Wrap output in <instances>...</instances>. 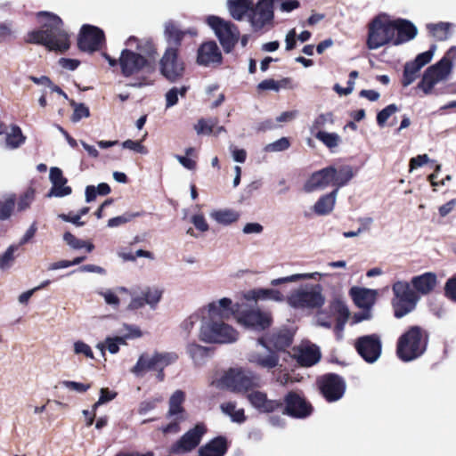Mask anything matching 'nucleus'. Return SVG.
Wrapping results in <instances>:
<instances>
[{"label": "nucleus", "instance_id": "59", "mask_svg": "<svg viewBox=\"0 0 456 456\" xmlns=\"http://www.w3.org/2000/svg\"><path fill=\"white\" fill-rule=\"evenodd\" d=\"M74 353L76 354H83L90 359L94 358V353L91 347L87 344L80 340L76 341L74 343Z\"/></svg>", "mask_w": 456, "mask_h": 456}, {"label": "nucleus", "instance_id": "13", "mask_svg": "<svg viewBox=\"0 0 456 456\" xmlns=\"http://www.w3.org/2000/svg\"><path fill=\"white\" fill-rule=\"evenodd\" d=\"M235 306L237 322L248 329L262 331L269 328L273 322L272 315L268 312L261 311L258 308L240 310L238 305Z\"/></svg>", "mask_w": 456, "mask_h": 456}, {"label": "nucleus", "instance_id": "43", "mask_svg": "<svg viewBox=\"0 0 456 456\" xmlns=\"http://www.w3.org/2000/svg\"><path fill=\"white\" fill-rule=\"evenodd\" d=\"M324 275H325L324 273H321L318 272L306 273H297V274H292V275L282 277V278L273 279L271 281V285L278 286V285L287 283V282H296L300 280L322 278Z\"/></svg>", "mask_w": 456, "mask_h": 456}, {"label": "nucleus", "instance_id": "51", "mask_svg": "<svg viewBox=\"0 0 456 456\" xmlns=\"http://www.w3.org/2000/svg\"><path fill=\"white\" fill-rule=\"evenodd\" d=\"M217 125V119H200L197 124L194 125V129L198 134H211L214 132V128Z\"/></svg>", "mask_w": 456, "mask_h": 456}, {"label": "nucleus", "instance_id": "29", "mask_svg": "<svg viewBox=\"0 0 456 456\" xmlns=\"http://www.w3.org/2000/svg\"><path fill=\"white\" fill-rule=\"evenodd\" d=\"M349 294L358 307L369 310L375 303L377 292L374 289L353 287Z\"/></svg>", "mask_w": 456, "mask_h": 456}, {"label": "nucleus", "instance_id": "1", "mask_svg": "<svg viewBox=\"0 0 456 456\" xmlns=\"http://www.w3.org/2000/svg\"><path fill=\"white\" fill-rule=\"evenodd\" d=\"M417 28L409 20L394 19L382 12L368 24L366 45L370 50H377L388 44L398 45L413 39Z\"/></svg>", "mask_w": 456, "mask_h": 456}, {"label": "nucleus", "instance_id": "17", "mask_svg": "<svg viewBox=\"0 0 456 456\" xmlns=\"http://www.w3.org/2000/svg\"><path fill=\"white\" fill-rule=\"evenodd\" d=\"M322 394L329 402L339 400L345 394L346 382L337 374H327L319 379Z\"/></svg>", "mask_w": 456, "mask_h": 456}, {"label": "nucleus", "instance_id": "49", "mask_svg": "<svg viewBox=\"0 0 456 456\" xmlns=\"http://www.w3.org/2000/svg\"><path fill=\"white\" fill-rule=\"evenodd\" d=\"M334 124V118L332 113H322L320 114L315 118V119L313 121V124L310 127L311 132L314 134L319 130H322L324 127H326L328 125H333Z\"/></svg>", "mask_w": 456, "mask_h": 456}, {"label": "nucleus", "instance_id": "6", "mask_svg": "<svg viewBox=\"0 0 456 456\" xmlns=\"http://www.w3.org/2000/svg\"><path fill=\"white\" fill-rule=\"evenodd\" d=\"M427 341L420 328L411 327L403 334L397 343V355L403 362L419 357L426 350Z\"/></svg>", "mask_w": 456, "mask_h": 456}, {"label": "nucleus", "instance_id": "47", "mask_svg": "<svg viewBox=\"0 0 456 456\" xmlns=\"http://www.w3.org/2000/svg\"><path fill=\"white\" fill-rule=\"evenodd\" d=\"M19 245L12 244L7 249L0 255V269L4 271L11 268L15 260V252L19 248Z\"/></svg>", "mask_w": 456, "mask_h": 456}, {"label": "nucleus", "instance_id": "33", "mask_svg": "<svg viewBox=\"0 0 456 456\" xmlns=\"http://www.w3.org/2000/svg\"><path fill=\"white\" fill-rule=\"evenodd\" d=\"M189 34L192 37L197 36V31L194 28H189L187 30H180L174 24L167 23L165 28V36L166 38L170 45L169 46H173L178 50V47L181 44L183 37Z\"/></svg>", "mask_w": 456, "mask_h": 456}, {"label": "nucleus", "instance_id": "64", "mask_svg": "<svg viewBox=\"0 0 456 456\" xmlns=\"http://www.w3.org/2000/svg\"><path fill=\"white\" fill-rule=\"evenodd\" d=\"M445 296L456 301V277L449 279L444 286Z\"/></svg>", "mask_w": 456, "mask_h": 456}, {"label": "nucleus", "instance_id": "2", "mask_svg": "<svg viewBox=\"0 0 456 456\" xmlns=\"http://www.w3.org/2000/svg\"><path fill=\"white\" fill-rule=\"evenodd\" d=\"M42 23L41 29L28 34V42L45 45L50 51L64 52L69 47V34L63 22L55 14L42 12L37 14Z\"/></svg>", "mask_w": 456, "mask_h": 456}, {"label": "nucleus", "instance_id": "19", "mask_svg": "<svg viewBox=\"0 0 456 456\" xmlns=\"http://www.w3.org/2000/svg\"><path fill=\"white\" fill-rule=\"evenodd\" d=\"M206 430L204 424H197L171 446L170 452L172 453L181 454L191 451L198 446Z\"/></svg>", "mask_w": 456, "mask_h": 456}, {"label": "nucleus", "instance_id": "40", "mask_svg": "<svg viewBox=\"0 0 456 456\" xmlns=\"http://www.w3.org/2000/svg\"><path fill=\"white\" fill-rule=\"evenodd\" d=\"M187 353L194 364L200 366L205 362V360L208 355V349L196 343H191L187 346Z\"/></svg>", "mask_w": 456, "mask_h": 456}, {"label": "nucleus", "instance_id": "12", "mask_svg": "<svg viewBox=\"0 0 456 456\" xmlns=\"http://www.w3.org/2000/svg\"><path fill=\"white\" fill-rule=\"evenodd\" d=\"M185 70L184 62L178 57V50L168 46L159 61V71L169 82L182 79Z\"/></svg>", "mask_w": 456, "mask_h": 456}, {"label": "nucleus", "instance_id": "20", "mask_svg": "<svg viewBox=\"0 0 456 456\" xmlns=\"http://www.w3.org/2000/svg\"><path fill=\"white\" fill-rule=\"evenodd\" d=\"M284 413L297 419L309 416L312 412V406L300 395L289 392L285 396Z\"/></svg>", "mask_w": 456, "mask_h": 456}, {"label": "nucleus", "instance_id": "26", "mask_svg": "<svg viewBox=\"0 0 456 456\" xmlns=\"http://www.w3.org/2000/svg\"><path fill=\"white\" fill-rule=\"evenodd\" d=\"M125 329L128 331L127 335L124 337L117 336L114 338H106L103 343H99L97 345V348H99L102 352H103V350L106 348L110 354H117L119 350V346L126 345V338H139L142 335L140 330L136 327L125 325Z\"/></svg>", "mask_w": 456, "mask_h": 456}, {"label": "nucleus", "instance_id": "45", "mask_svg": "<svg viewBox=\"0 0 456 456\" xmlns=\"http://www.w3.org/2000/svg\"><path fill=\"white\" fill-rule=\"evenodd\" d=\"M222 411L230 416L233 422L242 423L246 418L242 408L237 409L234 403L228 402L221 404Z\"/></svg>", "mask_w": 456, "mask_h": 456}, {"label": "nucleus", "instance_id": "42", "mask_svg": "<svg viewBox=\"0 0 456 456\" xmlns=\"http://www.w3.org/2000/svg\"><path fill=\"white\" fill-rule=\"evenodd\" d=\"M453 25L449 22H439L436 24H428L427 28L430 34L437 40L444 41L450 37V29Z\"/></svg>", "mask_w": 456, "mask_h": 456}, {"label": "nucleus", "instance_id": "25", "mask_svg": "<svg viewBox=\"0 0 456 456\" xmlns=\"http://www.w3.org/2000/svg\"><path fill=\"white\" fill-rule=\"evenodd\" d=\"M49 179L52 188L47 194L48 197L61 198L72 192L71 187L67 185V178L63 176L62 171L59 167L50 168Z\"/></svg>", "mask_w": 456, "mask_h": 456}, {"label": "nucleus", "instance_id": "15", "mask_svg": "<svg viewBox=\"0 0 456 456\" xmlns=\"http://www.w3.org/2000/svg\"><path fill=\"white\" fill-rule=\"evenodd\" d=\"M164 289L158 286H145L139 293L131 294V300L128 305L129 310H138L148 305L151 310H156L161 301Z\"/></svg>", "mask_w": 456, "mask_h": 456}, {"label": "nucleus", "instance_id": "39", "mask_svg": "<svg viewBox=\"0 0 456 456\" xmlns=\"http://www.w3.org/2000/svg\"><path fill=\"white\" fill-rule=\"evenodd\" d=\"M209 216L221 225H229L239 218V214L232 209L213 210Z\"/></svg>", "mask_w": 456, "mask_h": 456}, {"label": "nucleus", "instance_id": "41", "mask_svg": "<svg viewBox=\"0 0 456 456\" xmlns=\"http://www.w3.org/2000/svg\"><path fill=\"white\" fill-rule=\"evenodd\" d=\"M26 141L21 129L18 126H12L10 132L6 134L5 144L9 149H17Z\"/></svg>", "mask_w": 456, "mask_h": 456}, {"label": "nucleus", "instance_id": "11", "mask_svg": "<svg viewBox=\"0 0 456 456\" xmlns=\"http://www.w3.org/2000/svg\"><path fill=\"white\" fill-rule=\"evenodd\" d=\"M208 25L213 29L225 53H230L240 39L238 28L218 16H208Z\"/></svg>", "mask_w": 456, "mask_h": 456}, {"label": "nucleus", "instance_id": "23", "mask_svg": "<svg viewBox=\"0 0 456 456\" xmlns=\"http://www.w3.org/2000/svg\"><path fill=\"white\" fill-rule=\"evenodd\" d=\"M333 175V167H328L314 172L305 182L304 185L305 191H322L329 185H332Z\"/></svg>", "mask_w": 456, "mask_h": 456}, {"label": "nucleus", "instance_id": "54", "mask_svg": "<svg viewBox=\"0 0 456 456\" xmlns=\"http://www.w3.org/2000/svg\"><path fill=\"white\" fill-rule=\"evenodd\" d=\"M290 143L288 138L281 137L279 140L268 143L265 147V151L266 152H278V151H283L287 150L289 147Z\"/></svg>", "mask_w": 456, "mask_h": 456}, {"label": "nucleus", "instance_id": "57", "mask_svg": "<svg viewBox=\"0 0 456 456\" xmlns=\"http://www.w3.org/2000/svg\"><path fill=\"white\" fill-rule=\"evenodd\" d=\"M14 198L10 197L4 201L0 200V220L7 219L14 208Z\"/></svg>", "mask_w": 456, "mask_h": 456}, {"label": "nucleus", "instance_id": "18", "mask_svg": "<svg viewBox=\"0 0 456 456\" xmlns=\"http://www.w3.org/2000/svg\"><path fill=\"white\" fill-rule=\"evenodd\" d=\"M358 354L369 363L375 362L381 354V341L376 334L360 337L355 342Z\"/></svg>", "mask_w": 456, "mask_h": 456}, {"label": "nucleus", "instance_id": "63", "mask_svg": "<svg viewBox=\"0 0 456 456\" xmlns=\"http://www.w3.org/2000/svg\"><path fill=\"white\" fill-rule=\"evenodd\" d=\"M61 385L70 390H74L77 393H85L90 388L89 384L79 383L76 381L64 380Z\"/></svg>", "mask_w": 456, "mask_h": 456}, {"label": "nucleus", "instance_id": "46", "mask_svg": "<svg viewBox=\"0 0 456 456\" xmlns=\"http://www.w3.org/2000/svg\"><path fill=\"white\" fill-rule=\"evenodd\" d=\"M188 86H183L181 87H172L171 89H169L166 94H165V99H166V108H171L173 106H175L177 102H178V97L181 96V97H184L187 91H188Z\"/></svg>", "mask_w": 456, "mask_h": 456}, {"label": "nucleus", "instance_id": "9", "mask_svg": "<svg viewBox=\"0 0 456 456\" xmlns=\"http://www.w3.org/2000/svg\"><path fill=\"white\" fill-rule=\"evenodd\" d=\"M321 285H305L288 297V304L296 309H314L322 306L324 297Z\"/></svg>", "mask_w": 456, "mask_h": 456}, {"label": "nucleus", "instance_id": "7", "mask_svg": "<svg viewBox=\"0 0 456 456\" xmlns=\"http://www.w3.org/2000/svg\"><path fill=\"white\" fill-rule=\"evenodd\" d=\"M452 51L453 48H451L437 63L430 66L424 72L418 87L425 94H430L436 85L450 77L452 69Z\"/></svg>", "mask_w": 456, "mask_h": 456}, {"label": "nucleus", "instance_id": "32", "mask_svg": "<svg viewBox=\"0 0 456 456\" xmlns=\"http://www.w3.org/2000/svg\"><path fill=\"white\" fill-rule=\"evenodd\" d=\"M226 452V439L217 436L199 449V456H224Z\"/></svg>", "mask_w": 456, "mask_h": 456}, {"label": "nucleus", "instance_id": "10", "mask_svg": "<svg viewBox=\"0 0 456 456\" xmlns=\"http://www.w3.org/2000/svg\"><path fill=\"white\" fill-rule=\"evenodd\" d=\"M259 378L249 370L231 369L219 380V386L233 392H248L258 387Z\"/></svg>", "mask_w": 456, "mask_h": 456}, {"label": "nucleus", "instance_id": "24", "mask_svg": "<svg viewBox=\"0 0 456 456\" xmlns=\"http://www.w3.org/2000/svg\"><path fill=\"white\" fill-rule=\"evenodd\" d=\"M256 343L267 349L268 353L266 354H263L258 352H251L248 356V362L266 370H271L278 366L279 357L275 352L269 349L266 339L265 338H260L257 339Z\"/></svg>", "mask_w": 456, "mask_h": 456}, {"label": "nucleus", "instance_id": "16", "mask_svg": "<svg viewBox=\"0 0 456 456\" xmlns=\"http://www.w3.org/2000/svg\"><path fill=\"white\" fill-rule=\"evenodd\" d=\"M200 309L201 322L204 321H225L237 313L232 299L228 297L214 300Z\"/></svg>", "mask_w": 456, "mask_h": 456}, {"label": "nucleus", "instance_id": "3", "mask_svg": "<svg viewBox=\"0 0 456 456\" xmlns=\"http://www.w3.org/2000/svg\"><path fill=\"white\" fill-rule=\"evenodd\" d=\"M126 45L131 48L134 46L138 53L129 49L121 52L118 63L124 76L130 77L142 70L151 71L153 69L157 51L151 41L130 37L126 41Z\"/></svg>", "mask_w": 456, "mask_h": 456}, {"label": "nucleus", "instance_id": "34", "mask_svg": "<svg viewBox=\"0 0 456 456\" xmlns=\"http://www.w3.org/2000/svg\"><path fill=\"white\" fill-rule=\"evenodd\" d=\"M293 339V334L287 329L273 331L266 340L267 345L273 346L276 350H284L289 347Z\"/></svg>", "mask_w": 456, "mask_h": 456}, {"label": "nucleus", "instance_id": "62", "mask_svg": "<svg viewBox=\"0 0 456 456\" xmlns=\"http://www.w3.org/2000/svg\"><path fill=\"white\" fill-rule=\"evenodd\" d=\"M122 147L141 154H147L148 152L146 148L139 141L126 140L122 142Z\"/></svg>", "mask_w": 456, "mask_h": 456}, {"label": "nucleus", "instance_id": "30", "mask_svg": "<svg viewBox=\"0 0 456 456\" xmlns=\"http://www.w3.org/2000/svg\"><path fill=\"white\" fill-rule=\"evenodd\" d=\"M247 301L257 302L258 300H271L274 302H282L285 299L284 295L274 289H255L243 294Z\"/></svg>", "mask_w": 456, "mask_h": 456}, {"label": "nucleus", "instance_id": "8", "mask_svg": "<svg viewBox=\"0 0 456 456\" xmlns=\"http://www.w3.org/2000/svg\"><path fill=\"white\" fill-rule=\"evenodd\" d=\"M392 290L395 296L392 305L396 318H402L415 309L419 297L410 283L398 281L393 284Z\"/></svg>", "mask_w": 456, "mask_h": 456}, {"label": "nucleus", "instance_id": "50", "mask_svg": "<svg viewBox=\"0 0 456 456\" xmlns=\"http://www.w3.org/2000/svg\"><path fill=\"white\" fill-rule=\"evenodd\" d=\"M421 69L414 61L407 62L404 66L403 85V86H410L418 77Z\"/></svg>", "mask_w": 456, "mask_h": 456}, {"label": "nucleus", "instance_id": "27", "mask_svg": "<svg viewBox=\"0 0 456 456\" xmlns=\"http://www.w3.org/2000/svg\"><path fill=\"white\" fill-rule=\"evenodd\" d=\"M247 397L251 405L262 412H272L282 407L280 401L269 400L266 395L260 391H252L248 394Z\"/></svg>", "mask_w": 456, "mask_h": 456}, {"label": "nucleus", "instance_id": "56", "mask_svg": "<svg viewBox=\"0 0 456 456\" xmlns=\"http://www.w3.org/2000/svg\"><path fill=\"white\" fill-rule=\"evenodd\" d=\"M398 108L395 104H390L379 111L377 115V122L380 126H383L387 120L396 111Z\"/></svg>", "mask_w": 456, "mask_h": 456}, {"label": "nucleus", "instance_id": "28", "mask_svg": "<svg viewBox=\"0 0 456 456\" xmlns=\"http://www.w3.org/2000/svg\"><path fill=\"white\" fill-rule=\"evenodd\" d=\"M294 356L298 363L303 366H312L317 363L321 358L319 348L314 345H302L294 348Z\"/></svg>", "mask_w": 456, "mask_h": 456}, {"label": "nucleus", "instance_id": "58", "mask_svg": "<svg viewBox=\"0 0 456 456\" xmlns=\"http://www.w3.org/2000/svg\"><path fill=\"white\" fill-rule=\"evenodd\" d=\"M34 200V191L32 189H28L26 191L20 198L18 201V210L23 211L27 209L32 201Z\"/></svg>", "mask_w": 456, "mask_h": 456}, {"label": "nucleus", "instance_id": "31", "mask_svg": "<svg viewBox=\"0 0 456 456\" xmlns=\"http://www.w3.org/2000/svg\"><path fill=\"white\" fill-rule=\"evenodd\" d=\"M411 284L417 292L422 295H427L436 288L437 284V277L434 273H425L412 277Z\"/></svg>", "mask_w": 456, "mask_h": 456}, {"label": "nucleus", "instance_id": "61", "mask_svg": "<svg viewBox=\"0 0 456 456\" xmlns=\"http://www.w3.org/2000/svg\"><path fill=\"white\" fill-rule=\"evenodd\" d=\"M117 396L116 392L110 391L108 388H102L100 391V397L98 401L94 404V410L102 404H104Z\"/></svg>", "mask_w": 456, "mask_h": 456}, {"label": "nucleus", "instance_id": "48", "mask_svg": "<svg viewBox=\"0 0 456 456\" xmlns=\"http://www.w3.org/2000/svg\"><path fill=\"white\" fill-rule=\"evenodd\" d=\"M63 240L73 249L86 248L88 252H91L94 248L91 242L77 239L69 232L64 233Z\"/></svg>", "mask_w": 456, "mask_h": 456}, {"label": "nucleus", "instance_id": "53", "mask_svg": "<svg viewBox=\"0 0 456 456\" xmlns=\"http://www.w3.org/2000/svg\"><path fill=\"white\" fill-rule=\"evenodd\" d=\"M70 105L74 108L71 117L73 122H78L81 118L89 117V109L84 103H77L74 101H70Z\"/></svg>", "mask_w": 456, "mask_h": 456}, {"label": "nucleus", "instance_id": "35", "mask_svg": "<svg viewBox=\"0 0 456 456\" xmlns=\"http://www.w3.org/2000/svg\"><path fill=\"white\" fill-rule=\"evenodd\" d=\"M253 0H228L227 6L231 16L241 20L253 7Z\"/></svg>", "mask_w": 456, "mask_h": 456}, {"label": "nucleus", "instance_id": "55", "mask_svg": "<svg viewBox=\"0 0 456 456\" xmlns=\"http://www.w3.org/2000/svg\"><path fill=\"white\" fill-rule=\"evenodd\" d=\"M138 216L139 213H125L119 216L110 218L108 222V225L110 227L124 225Z\"/></svg>", "mask_w": 456, "mask_h": 456}, {"label": "nucleus", "instance_id": "21", "mask_svg": "<svg viewBox=\"0 0 456 456\" xmlns=\"http://www.w3.org/2000/svg\"><path fill=\"white\" fill-rule=\"evenodd\" d=\"M103 39L102 30L94 26L85 25L79 35L78 46L82 51L94 52L100 48Z\"/></svg>", "mask_w": 456, "mask_h": 456}, {"label": "nucleus", "instance_id": "60", "mask_svg": "<svg viewBox=\"0 0 456 456\" xmlns=\"http://www.w3.org/2000/svg\"><path fill=\"white\" fill-rule=\"evenodd\" d=\"M200 320L201 321L200 309H199L197 312L191 314L187 319H185L182 323V328L184 330L190 332Z\"/></svg>", "mask_w": 456, "mask_h": 456}, {"label": "nucleus", "instance_id": "37", "mask_svg": "<svg viewBox=\"0 0 456 456\" xmlns=\"http://www.w3.org/2000/svg\"><path fill=\"white\" fill-rule=\"evenodd\" d=\"M333 308L338 314L335 326V333L338 339H341L343 337L345 325L349 318V310L345 304L339 301L333 305Z\"/></svg>", "mask_w": 456, "mask_h": 456}, {"label": "nucleus", "instance_id": "52", "mask_svg": "<svg viewBox=\"0 0 456 456\" xmlns=\"http://www.w3.org/2000/svg\"><path fill=\"white\" fill-rule=\"evenodd\" d=\"M88 208H83L79 213H69V214H62L59 215L58 217L65 222L70 223L71 224L77 225V226H82L85 224L84 222L80 221L81 216L86 215L88 212Z\"/></svg>", "mask_w": 456, "mask_h": 456}, {"label": "nucleus", "instance_id": "22", "mask_svg": "<svg viewBox=\"0 0 456 456\" xmlns=\"http://www.w3.org/2000/svg\"><path fill=\"white\" fill-rule=\"evenodd\" d=\"M196 62L200 66L209 67L222 62V53L215 41H208L200 45Z\"/></svg>", "mask_w": 456, "mask_h": 456}, {"label": "nucleus", "instance_id": "5", "mask_svg": "<svg viewBox=\"0 0 456 456\" xmlns=\"http://www.w3.org/2000/svg\"><path fill=\"white\" fill-rule=\"evenodd\" d=\"M177 360L178 355L175 352H144L139 355L130 371L136 378H143L147 372L154 371L158 367H167Z\"/></svg>", "mask_w": 456, "mask_h": 456}, {"label": "nucleus", "instance_id": "14", "mask_svg": "<svg viewBox=\"0 0 456 456\" xmlns=\"http://www.w3.org/2000/svg\"><path fill=\"white\" fill-rule=\"evenodd\" d=\"M185 394L182 390L175 391L169 398L167 419L170 422L162 428L164 433H176L179 431V424L186 419V412L183 407Z\"/></svg>", "mask_w": 456, "mask_h": 456}, {"label": "nucleus", "instance_id": "44", "mask_svg": "<svg viewBox=\"0 0 456 456\" xmlns=\"http://www.w3.org/2000/svg\"><path fill=\"white\" fill-rule=\"evenodd\" d=\"M314 136L331 151L337 148L342 142L341 136L338 134L330 133L324 130H319L314 134Z\"/></svg>", "mask_w": 456, "mask_h": 456}, {"label": "nucleus", "instance_id": "38", "mask_svg": "<svg viewBox=\"0 0 456 456\" xmlns=\"http://www.w3.org/2000/svg\"><path fill=\"white\" fill-rule=\"evenodd\" d=\"M332 185L336 189L345 186L354 176V171L351 166H342L338 169L333 167Z\"/></svg>", "mask_w": 456, "mask_h": 456}, {"label": "nucleus", "instance_id": "36", "mask_svg": "<svg viewBox=\"0 0 456 456\" xmlns=\"http://www.w3.org/2000/svg\"><path fill=\"white\" fill-rule=\"evenodd\" d=\"M338 195V189L322 196L314 206V211L319 215H327L332 211Z\"/></svg>", "mask_w": 456, "mask_h": 456}, {"label": "nucleus", "instance_id": "4", "mask_svg": "<svg viewBox=\"0 0 456 456\" xmlns=\"http://www.w3.org/2000/svg\"><path fill=\"white\" fill-rule=\"evenodd\" d=\"M200 339L211 344H231L239 339V332L225 321H204L201 322Z\"/></svg>", "mask_w": 456, "mask_h": 456}]
</instances>
